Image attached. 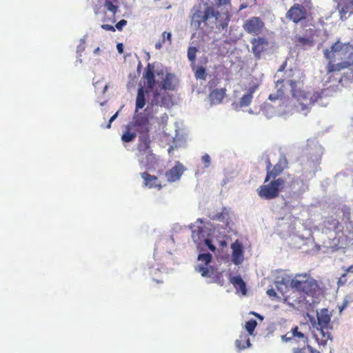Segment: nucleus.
<instances>
[{
	"mask_svg": "<svg viewBox=\"0 0 353 353\" xmlns=\"http://www.w3.org/2000/svg\"><path fill=\"white\" fill-rule=\"evenodd\" d=\"M324 57L328 61L325 83L353 85V46H330L324 50Z\"/></svg>",
	"mask_w": 353,
	"mask_h": 353,
	"instance_id": "1",
	"label": "nucleus"
},
{
	"mask_svg": "<svg viewBox=\"0 0 353 353\" xmlns=\"http://www.w3.org/2000/svg\"><path fill=\"white\" fill-rule=\"evenodd\" d=\"M288 161L284 154H281L277 163L272 166L270 159L266 160V176L264 183L257 189L258 195L266 200H272L279 196L285 186L283 178L279 177L288 168Z\"/></svg>",
	"mask_w": 353,
	"mask_h": 353,
	"instance_id": "2",
	"label": "nucleus"
},
{
	"mask_svg": "<svg viewBox=\"0 0 353 353\" xmlns=\"http://www.w3.org/2000/svg\"><path fill=\"white\" fill-rule=\"evenodd\" d=\"M291 77L290 74H288L284 79L277 80L275 83L276 93L270 94L268 99L274 101L283 98L287 90L285 86V83H288L290 85L292 97L299 102L297 106L298 110L302 112L305 115H307L310 105L314 104L321 97V94L318 92H311L303 90V81L288 79V77Z\"/></svg>",
	"mask_w": 353,
	"mask_h": 353,
	"instance_id": "3",
	"label": "nucleus"
},
{
	"mask_svg": "<svg viewBox=\"0 0 353 353\" xmlns=\"http://www.w3.org/2000/svg\"><path fill=\"white\" fill-rule=\"evenodd\" d=\"M290 286L305 297L306 296L312 298L316 297L321 290L316 280L307 274H296L291 280Z\"/></svg>",
	"mask_w": 353,
	"mask_h": 353,
	"instance_id": "4",
	"label": "nucleus"
},
{
	"mask_svg": "<svg viewBox=\"0 0 353 353\" xmlns=\"http://www.w3.org/2000/svg\"><path fill=\"white\" fill-rule=\"evenodd\" d=\"M276 287L277 291L281 294V296L279 297V301H282L288 305L300 309L307 307L308 305H310V301L307 300L306 297L296 290H290L281 282H276Z\"/></svg>",
	"mask_w": 353,
	"mask_h": 353,
	"instance_id": "5",
	"label": "nucleus"
},
{
	"mask_svg": "<svg viewBox=\"0 0 353 353\" xmlns=\"http://www.w3.org/2000/svg\"><path fill=\"white\" fill-rule=\"evenodd\" d=\"M191 12V24L196 28H200L202 23L206 26L210 20H212V22H215L219 15V12L216 11L212 6L202 3L194 6Z\"/></svg>",
	"mask_w": 353,
	"mask_h": 353,
	"instance_id": "6",
	"label": "nucleus"
},
{
	"mask_svg": "<svg viewBox=\"0 0 353 353\" xmlns=\"http://www.w3.org/2000/svg\"><path fill=\"white\" fill-rule=\"evenodd\" d=\"M317 330L320 331L321 339H317L316 341L319 345H325L328 340L332 339L330 330L332 329L331 316L327 309H323L321 313L317 314Z\"/></svg>",
	"mask_w": 353,
	"mask_h": 353,
	"instance_id": "7",
	"label": "nucleus"
},
{
	"mask_svg": "<svg viewBox=\"0 0 353 353\" xmlns=\"http://www.w3.org/2000/svg\"><path fill=\"white\" fill-rule=\"evenodd\" d=\"M281 340L285 343H290L294 346L307 344L309 342L308 336L298 326L293 327L285 334L281 336Z\"/></svg>",
	"mask_w": 353,
	"mask_h": 353,
	"instance_id": "8",
	"label": "nucleus"
},
{
	"mask_svg": "<svg viewBox=\"0 0 353 353\" xmlns=\"http://www.w3.org/2000/svg\"><path fill=\"white\" fill-rule=\"evenodd\" d=\"M139 135H150L151 129L149 117L148 114L140 112L135 114L132 121L128 123Z\"/></svg>",
	"mask_w": 353,
	"mask_h": 353,
	"instance_id": "9",
	"label": "nucleus"
},
{
	"mask_svg": "<svg viewBox=\"0 0 353 353\" xmlns=\"http://www.w3.org/2000/svg\"><path fill=\"white\" fill-rule=\"evenodd\" d=\"M243 28L246 32L257 36L263 32L265 23L260 17H252L244 22Z\"/></svg>",
	"mask_w": 353,
	"mask_h": 353,
	"instance_id": "10",
	"label": "nucleus"
},
{
	"mask_svg": "<svg viewBox=\"0 0 353 353\" xmlns=\"http://www.w3.org/2000/svg\"><path fill=\"white\" fill-rule=\"evenodd\" d=\"M306 9L304 6L295 3L292 6L286 13V17L292 20L294 23H299V21L306 18Z\"/></svg>",
	"mask_w": 353,
	"mask_h": 353,
	"instance_id": "11",
	"label": "nucleus"
},
{
	"mask_svg": "<svg viewBox=\"0 0 353 353\" xmlns=\"http://www.w3.org/2000/svg\"><path fill=\"white\" fill-rule=\"evenodd\" d=\"M151 139L150 135H139L137 143V154L139 161H143L144 154L152 150L150 148Z\"/></svg>",
	"mask_w": 353,
	"mask_h": 353,
	"instance_id": "12",
	"label": "nucleus"
},
{
	"mask_svg": "<svg viewBox=\"0 0 353 353\" xmlns=\"http://www.w3.org/2000/svg\"><path fill=\"white\" fill-rule=\"evenodd\" d=\"M340 18L346 20L353 14V0H335Z\"/></svg>",
	"mask_w": 353,
	"mask_h": 353,
	"instance_id": "13",
	"label": "nucleus"
},
{
	"mask_svg": "<svg viewBox=\"0 0 353 353\" xmlns=\"http://www.w3.org/2000/svg\"><path fill=\"white\" fill-rule=\"evenodd\" d=\"M185 170V167L182 163L176 162L173 168L165 172V176L168 182H175L180 179Z\"/></svg>",
	"mask_w": 353,
	"mask_h": 353,
	"instance_id": "14",
	"label": "nucleus"
},
{
	"mask_svg": "<svg viewBox=\"0 0 353 353\" xmlns=\"http://www.w3.org/2000/svg\"><path fill=\"white\" fill-rule=\"evenodd\" d=\"M143 79L144 81V85L146 88L152 91L155 86V79H154V67L151 64H148L145 68L143 73Z\"/></svg>",
	"mask_w": 353,
	"mask_h": 353,
	"instance_id": "15",
	"label": "nucleus"
},
{
	"mask_svg": "<svg viewBox=\"0 0 353 353\" xmlns=\"http://www.w3.org/2000/svg\"><path fill=\"white\" fill-rule=\"evenodd\" d=\"M141 178L143 180V185L148 188H154L160 190L163 185L158 177L149 174L148 172H144L141 174Z\"/></svg>",
	"mask_w": 353,
	"mask_h": 353,
	"instance_id": "16",
	"label": "nucleus"
},
{
	"mask_svg": "<svg viewBox=\"0 0 353 353\" xmlns=\"http://www.w3.org/2000/svg\"><path fill=\"white\" fill-rule=\"evenodd\" d=\"M232 250V261L235 265H240L243 261V245L236 241L231 245Z\"/></svg>",
	"mask_w": 353,
	"mask_h": 353,
	"instance_id": "17",
	"label": "nucleus"
},
{
	"mask_svg": "<svg viewBox=\"0 0 353 353\" xmlns=\"http://www.w3.org/2000/svg\"><path fill=\"white\" fill-rule=\"evenodd\" d=\"M259 85L254 84L248 88V92L243 95V97L240 99L239 106L240 108L247 107L250 105L252 99L253 94L258 90Z\"/></svg>",
	"mask_w": 353,
	"mask_h": 353,
	"instance_id": "18",
	"label": "nucleus"
},
{
	"mask_svg": "<svg viewBox=\"0 0 353 353\" xmlns=\"http://www.w3.org/2000/svg\"><path fill=\"white\" fill-rule=\"evenodd\" d=\"M177 83V79L174 74L167 73L161 82V89L164 90H174Z\"/></svg>",
	"mask_w": 353,
	"mask_h": 353,
	"instance_id": "19",
	"label": "nucleus"
},
{
	"mask_svg": "<svg viewBox=\"0 0 353 353\" xmlns=\"http://www.w3.org/2000/svg\"><path fill=\"white\" fill-rule=\"evenodd\" d=\"M226 90L225 88L214 89L209 95L210 100L212 104H218L222 102L225 95Z\"/></svg>",
	"mask_w": 353,
	"mask_h": 353,
	"instance_id": "20",
	"label": "nucleus"
},
{
	"mask_svg": "<svg viewBox=\"0 0 353 353\" xmlns=\"http://www.w3.org/2000/svg\"><path fill=\"white\" fill-rule=\"evenodd\" d=\"M230 283L233 285L234 288L245 294L247 292L245 283L240 275L231 276L230 279Z\"/></svg>",
	"mask_w": 353,
	"mask_h": 353,
	"instance_id": "21",
	"label": "nucleus"
},
{
	"mask_svg": "<svg viewBox=\"0 0 353 353\" xmlns=\"http://www.w3.org/2000/svg\"><path fill=\"white\" fill-rule=\"evenodd\" d=\"M137 137V132L128 123L121 136L122 141L129 143L133 141Z\"/></svg>",
	"mask_w": 353,
	"mask_h": 353,
	"instance_id": "22",
	"label": "nucleus"
},
{
	"mask_svg": "<svg viewBox=\"0 0 353 353\" xmlns=\"http://www.w3.org/2000/svg\"><path fill=\"white\" fill-rule=\"evenodd\" d=\"M213 221H219L225 223L226 225H229L230 221V211L226 208L223 207L221 212L216 213L210 217Z\"/></svg>",
	"mask_w": 353,
	"mask_h": 353,
	"instance_id": "23",
	"label": "nucleus"
},
{
	"mask_svg": "<svg viewBox=\"0 0 353 353\" xmlns=\"http://www.w3.org/2000/svg\"><path fill=\"white\" fill-rule=\"evenodd\" d=\"M235 344L239 350H243L246 347H250L251 343L249 338V334L245 333L241 334L239 339L236 340Z\"/></svg>",
	"mask_w": 353,
	"mask_h": 353,
	"instance_id": "24",
	"label": "nucleus"
},
{
	"mask_svg": "<svg viewBox=\"0 0 353 353\" xmlns=\"http://www.w3.org/2000/svg\"><path fill=\"white\" fill-rule=\"evenodd\" d=\"M292 353H321L319 350L312 347L309 342L307 344H302L301 346L292 347Z\"/></svg>",
	"mask_w": 353,
	"mask_h": 353,
	"instance_id": "25",
	"label": "nucleus"
},
{
	"mask_svg": "<svg viewBox=\"0 0 353 353\" xmlns=\"http://www.w3.org/2000/svg\"><path fill=\"white\" fill-rule=\"evenodd\" d=\"M196 270L201 274L203 277L210 279L212 278L213 275L215 274V272L216 271V269L212 266L206 267L201 265H198Z\"/></svg>",
	"mask_w": 353,
	"mask_h": 353,
	"instance_id": "26",
	"label": "nucleus"
},
{
	"mask_svg": "<svg viewBox=\"0 0 353 353\" xmlns=\"http://www.w3.org/2000/svg\"><path fill=\"white\" fill-rule=\"evenodd\" d=\"M145 105V99L144 94V90L143 88H140L138 90V93L136 99V112L139 109H142Z\"/></svg>",
	"mask_w": 353,
	"mask_h": 353,
	"instance_id": "27",
	"label": "nucleus"
},
{
	"mask_svg": "<svg viewBox=\"0 0 353 353\" xmlns=\"http://www.w3.org/2000/svg\"><path fill=\"white\" fill-rule=\"evenodd\" d=\"M141 163H144L146 166L153 167L157 163L156 155L152 152V150L144 154L143 161H139Z\"/></svg>",
	"mask_w": 353,
	"mask_h": 353,
	"instance_id": "28",
	"label": "nucleus"
},
{
	"mask_svg": "<svg viewBox=\"0 0 353 353\" xmlns=\"http://www.w3.org/2000/svg\"><path fill=\"white\" fill-rule=\"evenodd\" d=\"M324 223L326 226H329L330 229L332 228L334 231L341 230L342 228L340 222L333 216L327 217Z\"/></svg>",
	"mask_w": 353,
	"mask_h": 353,
	"instance_id": "29",
	"label": "nucleus"
},
{
	"mask_svg": "<svg viewBox=\"0 0 353 353\" xmlns=\"http://www.w3.org/2000/svg\"><path fill=\"white\" fill-rule=\"evenodd\" d=\"M257 325V322L256 320L251 319L245 323V329L248 332L249 335H253L254 330Z\"/></svg>",
	"mask_w": 353,
	"mask_h": 353,
	"instance_id": "30",
	"label": "nucleus"
},
{
	"mask_svg": "<svg viewBox=\"0 0 353 353\" xmlns=\"http://www.w3.org/2000/svg\"><path fill=\"white\" fill-rule=\"evenodd\" d=\"M211 282L218 283L220 285H223L225 281L223 273L216 270L212 278Z\"/></svg>",
	"mask_w": 353,
	"mask_h": 353,
	"instance_id": "31",
	"label": "nucleus"
},
{
	"mask_svg": "<svg viewBox=\"0 0 353 353\" xmlns=\"http://www.w3.org/2000/svg\"><path fill=\"white\" fill-rule=\"evenodd\" d=\"M104 7L112 13L113 15H115L118 12L119 6L114 3H111L110 1H105Z\"/></svg>",
	"mask_w": 353,
	"mask_h": 353,
	"instance_id": "32",
	"label": "nucleus"
},
{
	"mask_svg": "<svg viewBox=\"0 0 353 353\" xmlns=\"http://www.w3.org/2000/svg\"><path fill=\"white\" fill-rule=\"evenodd\" d=\"M199 52V49L194 46H190L189 47L188 50V59L194 63L196 60V54Z\"/></svg>",
	"mask_w": 353,
	"mask_h": 353,
	"instance_id": "33",
	"label": "nucleus"
},
{
	"mask_svg": "<svg viewBox=\"0 0 353 353\" xmlns=\"http://www.w3.org/2000/svg\"><path fill=\"white\" fill-rule=\"evenodd\" d=\"M207 76L205 68L201 66L198 67L195 71V77L197 79H205Z\"/></svg>",
	"mask_w": 353,
	"mask_h": 353,
	"instance_id": "34",
	"label": "nucleus"
},
{
	"mask_svg": "<svg viewBox=\"0 0 353 353\" xmlns=\"http://www.w3.org/2000/svg\"><path fill=\"white\" fill-rule=\"evenodd\" d=\"M310 32H314V33L312 34L311 37L309 39L306 38H300L299 41L303 43H316L318 41L314 38L315 37H318L319 34L316 33V31H314L312 29H310Z\"/></svg>",
	"mask_w": 353,
	"mask_h": 353,
	"instance_id": "35",
	"label": "nucleus"
},
{
	"mask_svg": "<svg viewBox=\"0 0 353 353\" xmlns=\"http://www.w3.org/2000/svg\"><path fill=\"white\" fill-rule=\"evenodd\" d=\"M198 260L205 262V264L208 265L212 261V254L210 253L200 254L198 256Z\"/></svg>",
	"mask_w": 353,
	"mask_h": 353,
	"instance_id": "36",
	"label": "nucleus"
},
{
	"mask_svg": "<svg viewBox=\"0 0 353 353\" xmlns=\"http://www.w3.org/2000/svg\"><path fill=\"white\" fill-rule=\"evenodd\" d=\"M252 52L256 59L261 58V54L263 52V46H252Z\"/></svg>",
	"mask_w": 353,
	"mask_h": 353,
	"instance_id": "37",
	"label": "nucleus"
},
{
	"mask_svg": "<svg viewBox=\"0 0 353 353\" xmlns=\"http://www.w3.org/2000/svg\"><path fill=\"white\" fill-rule=\"evenodd\" d=\"M267 294L272 299L280 301L279 297L281 296V294L279 292V294L277 292H276L274 289L272 288V289L268 290Z\"/></svg>",
	"mask_w": 353,
	"mask_h": 353,
	"instance_id": "38",
	"label": "nucleus"
},
{
	"mask_svg": "<svg viewBox=\"0 0 353 353\" xmlns=\"http://www.w3.org/2000/svg\"><path fill=\"white\" fill-rule=\"evenodd\" d=\"M172 34L170 32H163L162 33V43H170L172 40Z\"/></svg>",
	"mask_w": 353,
	"mask_h": 353,
	"instance_id": "39",
	"label": "nucleus"
},
{
	"mask_svg": "<svg viewBox=\"0 0 353 353\" xmlns=\"http://www.w3.org/2000/svg\"><path fill=\"white\" fill-rule=\"evenodd\" d=\"M347 272H345L339 278L337 281L338 286H343L346 284L347 282Z\"/></svg>",
	"mask_w": 353,
	"mask_h": 353,
	"instance_id": "40",
	"label": "nucleus"
},
{
	"mask_svg": "<svg viewBox=\"0 0 353 353\" xmlns=\"http://www.w3.org/2000/svg\"><path fill=\"white\" fill-rule=\"evenodd\" d=\"M252 44H268V41L265 38L263 37L254 38L252 40Z\"/></svg>",
	"mask_w": 353,
	"mask_h": 353,
	"instance_id": "41",
	"label": "nucleus"
},
{
	"mask_svg": "<svg viewBox=\"0 0 353 353\" xmlns=\"http://www.w3.org/2000/svg\"><path fill=\"white\" fill-rule=\"evenodd\" d=\"M201 159L203 163H205V168H208L210 164V157L208 154H205L202 157Z\"/></svg>",
	"mask_w": 353,
	"mask_h": 353,
	"instance_id": "42",
	"label": "nucleus"
},
{
	"mask_svg": "<svg viewBox=\"0 0 353 353\" xmlns=\"http://www.w3.org/2000/svg\"><path fill=\"white\" fill-rule=\"evenodd\" d=\"M205 243L211 251L214 252L216 250V247L212 244L210 239H206L205 240Z\"/></svg>",
	"mask_w": 353,
	"mask_h": 353,
	"instance_id": "43",
	"label": "nucleus"
},
{
	"mask_svg": "<svg viewBox=\"0 0 353 353\" xmlns=\"http://www.w3.org/2000/svg\"><path fill=\"white\" fill-rule=\"evenodd\" d=\"M126 24L127 21L124 19H121L115 25V26L119 30H121L123 26H125Z\"/></svg>",
	"mask_w": 353,
	"mask_h": 353,
	"instance_id": "44",
	"label": "nucleus"
},
{
	"mask_svg": "<svg viewBox=\"0 0 353 353\" xmlns=\"http://www.w3.org/2000/svg\"><path fill=\"white\" fill-rule=\"evenodd\" d=\"M216 4L219 6L226 5L230 3V0H215Z\"/></svg>",
	"mask_w": 353,
	"mask_h": 353,
	"instance_id": "45",
	"label": "nucleus"
},
{
	"mask_svg": "<svg viewBox=\"0 0 353 353\" xmlns=\"http://www.w3.org/2000/svg\"><path fill=\"white\" fill-rule=\"evenodd\" d=\"M102 28L105 30H110V31H114L115 29L114 28L111 26V25H108V24H103L102 25Z\"/></svg>",
	"mask_w": 353,
	"mask_h": 353,
	"instance_id": "46",
	"label": "nucleus"
},
{
	"mask_svg": "<svg viewBox=\"0 0 353 353\" xmlns=\"http://www.w3.org/2000/svg\"><path fill=\"white\" fill-rule=\"evenodd\" d=\"M286 65H287L286 61L283 62V64L279 68L278 72L283 71L285 69V68L286 67Z\"/></svg>",
	"mask_w": 353,
	"mask_h": 353,
	"instance_id": "47",
	"label": "nucleus"
},
{
	"mask_svg": "<svg viewBox=\"0 0 353 353\" xmlns=\"http://www.w3.org/2000/svg\"><path fill=\"white\" fill-rule=\"evenodd\" d=\"M347 273H353V264L345 270Z\"/></svg>",
	"mask_w": 353,
	"mask_h": 353,
	"instance_id": "48",
	"label": "nucleus"
},
{
	"mask_svg": "<svg viewBox=\"0 0 353 353\" xmlns=\"http://www.w3.org/2000/svg\"><path fill=\"white\" fill-rule=\"evenodd\" d=\"M118 112H117L113 116L111 117V118L110 119V123H112V121H114L116 118L118 116Z\"/></svg>",
	"mask_w": 353,
	"mask_h": 353,
	"instance_id": "49",
	"label": "nucleus"
},
{
	"mask_svg": "<svg viewBox=\"0 0 353 353\" xmlns=\"http://www.w3.org/2000/svg\"><path fill=\"white\" fill-rule=\"evenodd\" d=\"M123 46H117L119 53L121 54L123 52Z\"/></svg>",
	"mask_w": 353,
	"mask_h": 353,
	"instance_id": "50",
	"label": "nucleus"
},
{
	"mask_svg": "<svg viewBox=\"0 0 353 353\" xmlns=\"http://www.w3.org/2000/svg\"><path fill=\"white\" fill-rule=\"evenodd\" d=\"M247 8V5L241 4L240 6V10H243L244 8Z\"/></svg>",
	"mask_w": 353,
	"mask_h": 353,
	"instance_id": "51",
	"label": "nucleus"
},
{
	"mask_svg": "<svg viewBox=\"0 0 353 353\" xmlns=\"http://www.w3.org/2000/svg\"><path fill=\"white\" fill-rule=\"evenodd\" d=\"M111 123H110V121L108 123V125L106 126V128H111Z\"/></svg>",
	"mask_w": 353,
	"mask_h": 353,
	"instance_id": "52",
	"label": "nucleus"
},
{
	"mask_svg": "<svg viewBox=\"0 0 353 353\" xmlns=\"http://www.w3.org/2000/svg\"><path fill=\"white\" fill-rule=\"evenodd\" d=\"M252 314H254V315H255V316H258V317H259V318H261V319H262V317H261L259 314H256V313H255V312H252Z\"/></svg>",
	"mask_w": 353,
	"mask_h": 353,
	"instance_id": "53",
	"label": "nucleus"
},
{
	"mask_svg": "<svg viewBox=\"0 0 353 353\" xmlns=\"http://www.w3.org/2000/svg\"><path fill=\"white\" fill-rule=\"evenodd\" d=\"M334 44L338 45V44H341V43L339 41H337L334 42Z\"/></svg>",
	"mask_w": 353,
	"mask_h": 353,
	"instance_id": "54",
	"label": "nucleus"
},
{
	"mask_svg": "<svg viewBox=\"0 0 353 353\" xmlns=\"http://www.w3.org/2000/svg\"><path fill=\"white\" fill-rule=\"evenodd\" d=\"M161 46H162L159 45V46H156V48H157V49H160Z\"/></svg>",
	"mask_w": 353,
	"mask_h": 353,
	"instance_id": "55",
	"label": "nucleus"
},
{
	"mask_svg": "<svg viewBox=\"0 0 353 353\" xmlns=\"http://www.w3.org/2000/svg\"><path fill=\"white\" fill-rule=\"evenodd\" d=\"M347 215H348V219L350 218V212L348 211L347 212Z\"/></svg>",
	"mask_w": 353,
	"mask_h": 353,
	"instance_id": "56",
	"label": "nucleus"
},
{
	"mask_svg": "<svg viewBox=\"0 0 353 353\" xmlns=\"http://www.w3.org/2000/svg\"><path fill=\"white\" fill-rule=\"evenodd\" d=\"M98 50H99V48H96V50H94V52H97V51H98Z\"/></svg>",
	"mask_w": 353,
	"mask_h": 353,
	"instance_id": "57",
	"label": "nucleus"
}]
</instances>
